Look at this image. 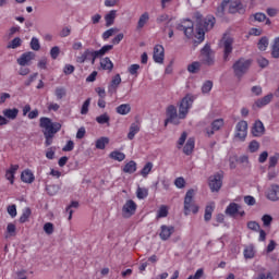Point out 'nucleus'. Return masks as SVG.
<instances>
[{"label": "nucleus", "instance_id": "nucleus-21", "mask_svg": "<svg viewBox=\"0 0 279 279\" xmlns=\"http://www.w3.org/2000/svg\"><path fill=\"white\" fill-rule=\"evenodd\" d=\"M271 99H274V94H268L260 99H257L254 104L256 108H265V106H269L271 104Z\"/></svg>", "mask_w": 279, "mask_h": 279}, {"label": "nucleus", "instance_id": "nucleus-34", "mask_svg": "<svg viewBox=\"0 0 279 279\" xmlns=\"http://www.w3.org/2000/svg\"><path fill=\"white\" fill-rule=\"evenodd\" d=\"M169 216V207L167 205H161L157 210L156 219H165Z\"/></svg>", "mask_w": 279, "mask_h": 279}, {"label": "nucleus", "instance_id": "nucleus-30", "mask_svg": "<svg viewBox=\"0 0 279 279\" xmlns=\"http://www.w3.org/2000/svg\"><path fill=\"white\" fill-rule=\"evenodd\" d=\"M2 114H3L4 119H10L11 121H14V119H16V117H19V109H16V108L4 109L2 111Z\"/></svg>", "mask_w": 279, "mask_h": 279}, {"label": "nucleus", "instance_id": "nucleus-58", "mask_svg": "<svg viewBox=\"0 0 279 279\" xmlns=\"http://www.w3.org/2000/svg\"><path fill=\"white\" fill-rule=\"evenodd\" d=\"M254 246H247L244 248V257L246 258H254Z\"/></svg>", "mask_w": 279, "mask_h": 279}, {"label": "nucleus", "instance_id": "nucleus-51", "mask_svg": "<svg viewBox=\"0 0 279 279\" xmlns=\"http://www.w3.org/2000/svg\"><path fill=\"white\" fill-rule=\"evenodd\" d=\"M114 46L112 45H105L101 47V49L98 50V53L100 54L101 58L108 53V51H112Z\"/></svg>", "mask_w": 279, "mask_h": 279}, {"label": "nucleus", "instance_id": "nucleus-47", "mask_svg": "<svg viewBox=\"0 0 279 279\" xmlns=\"http://www.w3.org/2000/svg\"><path fill=\"white\" fill-rule=\"evenodd\" d=\"M31 49L33 51H40V40L37 37L31 39Z\"/></svg>", "mask_w": 279, "mask_h": 279}, {"label": "nucleus", "instance_id": "nucleus-6", "mask_svg": "<svg viewBox=\"0 0 279 279\" xmlns=\"http://www.w3.org/2000/svg\"><path fill=\"white\" fill-rule=\"evenodd\" d=\"M232 45H234V39L228 35H225L220 40V47L223 49V61L228 62L230 60V53H232Z\"/></svg>", "mask_w": 279, "mask_h": 279}, {"label": "nucleus", "instance_id": "nucleus-56", "mask_svg": "<svg viewBox=\"0 0 279 279\" xmlns=\"http://www.w3.org/2000/svg\"><path fill=\"white\" fill-rule=\"evenodd\" d=\"M278 159H279V155L275 154L272 156L269 157V169L276 167V165H278Z\"/></svg>", "mask_w": 279, "mask_h": 279}, {"label": "nucleus", "instance_id": "nucleus-18", "mask_svg": "<svg viewBox=\"0 0 279 279\" xmlns=\"http://www.w3.org/2000/svg\"><path fill=\"white\" fill-rule=\"evenodd\" d=\"M225 125L223 119H216L211 122V129H206L207 136H213L215 132H219V130Z\"/></svg>", "mask_w": 279, "mask_h": 279}, {"label": "nucleus", "instance_id": "nucleus-19", "mask_svg": "<svg viewBox=\"0 0 279 279\" xmlns=\"http://www.w3.org/2000/svg\"><path fill=\"white\" fill-rule=\"evenodd\" d=\"M16 171H19V165H11L9 169L5 170L4 178L10 182V184H14Z\"/></svg>", "mask_w": 279, "mask_h": 279}, {"label": "nucleus", "instance_id": "nucleus-57", "mask_svg": "<svg viewBox=\"0 0 279 279\" xmlns=\"http://www.w3.org/2000/svg\"><path fill=\"white\" fill-rule=\"evenodd\" d=\"M262 221L266 228H269V226H271V222L274 221V218L269 215H264L262 217Z\"/></svg>", "mask_w": 279, "mask_h": 279}, {"label": "nucleus", "instance_id": "nucleus-13", "mask_svg": "<svg viewBox=\"0 0 279 279\" xmlns=\"http://www.w3.org/2000/svg\"><path fill=\"white\" fill-rule=\"evenodd\" d=\"M32 60H36V53L32 51L24 52L17 59V64L20 66H29Z\"/></svg>", "mask_w": 279, "mask_h": 279}, {"label": "nucleus", "instance_id": "nucleus-36", "mask_svg": "<svg viewBox=\"0 0 279 279\" xmlns=\"http://www.w3.org/2000/svg\"><path fill=\"white\" fill-rule=\"evenodd\" d=\"M112 160H117L118 162H123L125 160V154L119 151V150H113L109 155Z\"/></svg>", "mask_w": 279, "mask_h": 279}, {"label": "nucleus", "instance_id": "nucleus-35", "mask_svg": "<svg viewBox=\"0 0 279 279\" xmlns=\"http://www.w3.org/2000/svg\"><path fill=\"white\" fill-rule=\"evenodd\" d=\"M214 210H215V203H210L209 205L206 206L205 215H204L205 221H210V219H213Z\"/></svg>", "mask_w": 279, "mask_h": 279}, {"label": "nucleus", "instance_id": "nucleus-1", "mask_svg": "<svg viewBox=\"0 0 279 279\" xmlns=\"http://www.w3.org/2000/svg\"><path fill=\"white\" fill-rule=\"evenodd\" d=\"M196 19V34L195 38H197L198 43H204V38L206 36V32H210L215 27V16L208 15L205 19L202 17V14L195 13Z\"/></svg>", "mask_w": 279, "mask_h": 279}, {"label": "nucleus", "instance_id": "nucleus-40", "mask_svg": "<svg viewBox=\"0 0 279 279\" xmlns=\"http://www.w3.org/2000/svg\"><path fill=\"white\" fill-rule=\"evenodd\" d=\"M153 169H154V163L148 161L141 170V175L144 178H147L149 173H151Z\"/></svg>", "mask_w": 279, "mask_h": 279}, {"label": "nucleus", "instance_id": "nucleus-37", "mask_svg": "<svg viewBox=\"0 0 279 279\" xmlns=\"http://www.w3.org/2000/svg\"><path fill=\"white\" fill-rule=\"evenodd\" d=\"M96 121L99 123V125H110V116L108 113H102L96 117Z\"/></svg>", "mask_w": 279, "mask_h": 279}, {"label": "nucleus", "instance_id": "nucleus-15", "mask_svg": "<svg viewBox=\"0 0 279 279\" xmlns=\"http://www.w3.org/2000/svg\"><path fill=\"white\" fill-rule=\"evenodd\" d=\"M173 232H175V228H173V226L162 225L160 227L159 238L161 239V241H169Z\"/></svg>", "mask_w": 279, "mask_h": 279}, {"label": "nucleus", "instance_id": "nucleus-46", "mask_svg": "<svg viewBox=\"0 0 279 279\" xmlns=\"http://www.w3.org/2000/svg\"><path fill=\"white\" fill-rule=\"evenodd\" d=\"M141 70L140 64H131L128 69L130 75H134L135 77H138V71Z\"/></svg>", "mask_w": 279, "mask_h": 279}, {"label": "nucleus", "instance_id": "nucleus-16", "mask_svg": "<svg viewBox=\"0 0 279 279\" xmlns=\"http://www.w3.org/2000/svg\"><path fill=\"white\" fill-rule=\"evenodd\" d=\"M178 29L184 32L186 38H193V23L191 20H186L182 24H179Z\"/></svg>", "mask_w": 279, "mask_h": 279}, {"label": "nucleus", "instance_id": "nucleus-31", "mask_svg": "<svg viewBox=\"0 0 279 279\" xmlns=\"http://www.w3.org/2000/svg\"><path fill=\"white\" fill-rule=\"evenodd\" d=\"M100 66L104 71H112L114 69V64L108 57L100 60Z\"/></svg>", "mask_w": 279, "mask_h": 279}, {"label": "nucleus", "instance_id": "nucleus-28", "mask_svg": "<svg viewBox=\"0 0 279 279\" xmlns=\"http://www.w3.org/2000/svg\"><path fill=\"white\" fill-rule=\"evenodd\" d=\"M195 149V138L190 137L183 147V153L186 156H191L193 154V150Z\"/></svg>", "mask_w": 279, "mask_h": 279}, {"label": "nucleus", "instance_id": "nucleus-23", "mask_svg": "<svg viewBox=\"0 0 279 279\" xmlns=\"http://www.w3.org/2000/svg\"><path fill=\"white\" fill-rule=\"evenodd\" d=\"M149 12H144L140 15L138 21H137V26L136 29H143L147 23H149Z\"/></svg>", "mask_w": 279, "mask_h": 279}, {"label": "nucleus", "instance_id": "nucleus-48", "mask_svg": "<svg viewBox=\"0 0 279 279\" xmlns=\"http://www.w3.org/2000/svg\"><path fill=\"white\" fill-rule=\"evenodd\" d=\"M119 32V28H109L102 33V39L108 40V38L114 36Z\"/></svg>", "mask_w": 279, "mask_h": 279}, {"label": "nucleus", "instance_id": "nucleus-55", "mask_svg": "<svg viewBox=\"0 0 279 279\" xmlns=\"http://www.w3.org/2000/svg\"><path fill=\"white\" fill-rule=\"evenodd\" d=\"M257 63L260 66V69H265V68L269 66V60H267L265 57H258Z\"/></svg>", "mask_w": 279, "mask_h": 279}, {"label": "nucleus", "instance_id": "nucleus-10", "mask_svg": "<svg viewBox=\"0 0 279 279\" xmlns=\"http://www.w3.org/2000/svg\"><path fill=\"white\" fill-rule=\"evenodd\" d=\"M247 137V121L242 120L235 125V138L239 141H245Z\"/></svg>", "mask_w": 279, "mask_h": 279}, {"label": "nucleus", "instance_id": "nucleus-45", "mask_svg": "<svg viewBox=\"0 0 279 279\" xmlns=\"http://www.w3.org/2000/svg\"><path fill=\"white\" fill-rule=\"evenodd\" d=\"M257 47H258L259 51H265L267 49V47H269V40L267 39V37H263L258 41Z\"/></svg>", "mask_w": 279, "mask_h": 279}, {"label": "nucleus", "instance_id": "nucleus-27", "mask_svg": "<svg viewBox=\"0 0 279 279\" xmlns=\"http://www.w3.org/2000/svg\"><path fill=\"white\" fill-rule=\"evenodd\" d=\"M92 56H93V50L86 49L81 56L76 58V62H78V64H84V62L86 61L92 62Z\"/></svg>", "mask_w": 279, "mask_h": 279}, {"label": "nucleus", "instance_id": "nucleus-60", "mask_svg": "<svg viewBox=\"0 0 279 279\" xmlns=\"http://www.w3.org/2000/svg\"><path fill=\"white\" fill-rule=\"evenodd\" d=\"M50 56L52 60H58V56H60V47L58 46L52 47L50 50Z\"/></svg>", "mask_w": 279, "mask_h": 279}, {"label": "nucleus", "instance_id": "nucleus-63", "mask_svg": "<svg viewBox=\"0 0 279 279\" xmlns=\"http://www.w3.org/2000/svg\"><path fill=\"white\" fill-rule=\"evenodd\" d=\"M44 232H46V234H53V223H51V222L45 223Z\"/></svg>", "mask_w": 279, "mask_h": 279}, {"label": "nucleus", "instance_id": "nucleus-38", "mask_svg": "<svg viewBox=\"0 0 279 279\" xmlns=\"http://www.w3.org/2000/svg\"><path fill=\"white\" fill-rule=\"evenodd\" d=\"M157 25H162V23H171V16L167 13H161L156 17Z\"/></svg>", "mask_w": 279, "mask_h": 279}, {"label": "nucleus", "instance_id": "nucleus-20", "mask_svg": "<svg viewBox=\"0 0 279 279\" xmlns=\"http://www.w3.org/2000/svg\"><path fill=\"white\" fill-rule=\"evenodd\" d=\"M21 180L24 182V184H32L34 180H36V177L34 175V172L29 169H25L21 173Z\"/></svg>", "mask_w": 279, "mask_h": 279}, {"label": "nucleus", "instance_id": "nucleus-8", "mask_svg": "<svg viewBox=\"0 0 279 279\" xmlns=\"http://www.w3.org/2000/svg\"><path fill=\"white\" fill-rule=\"evenodd\" d=\"M166 114H167V119L165 121V125L169 123H173V125H178L180 123V121L178 120L180 119V113H178V109L175 108V106L173 105L168 106L166 109Z\"/></svg>", "mask_w": 279, "mask_h": 279}, {"label": "nucleus", "instance_id": "nucleus-26", "mask_svg": "<svg viewBox=\"0 0 279 279\" xmlns=\"http://www.w3.org/2000/svg\"><path fill=\"white\" fill-rule=\"evenodd\" d=\"M252 134L255 136H263L265 134V125L260 122V120L254 123Z\"/></svg>", "mask_w": 279, "mask_h": 279}, {"label": "nucleus", "instance_id": "nucleus-62", "mask_svg": "<svg viewBox=\"0 0 279 279\" xmlns=\"http://www.w3.org/2000/svg\"><path fill=\"white\" fill-rule=\"evenodd\" d=\"M259 147H260V144H258V142H256V141H252V142L250 143V145H248V149H250V151H252L253 154H254V151H258Z\"/></svg>", "mask_w": 279, "mask_h": 279}, {"label": "nucleus", "instance_id": "nucleus-33", "mask_svg": "<svg viewBox=\"0 0 279 279\" xmlns=\"http://www.w3.org/2000/svg\"><path fill=\"white\" fill-rule=\"evenodd\" d=\"M123 172L124 173H136V161L131 160L123 167Z\"/></svg>", "mask_w": 279, "mask_h": 279}, {"label": "nucleus", "instance_id": "nucleus-12", "mask_svg": "<svg viewBox=\"0 0 279 279\" xmlns=\"http://www.w3.org/2000/svg\"><path fill=\"white\" fill-rule=\"evenodd\" d=\"M153 60L157 64L165 63V47L162 45H156L154 47Z\"/></svg>", "mask_w": 279, "mask_h": 279}, {"label": "nucleus", "instance_id": "nucleus-54", "mask_svg": "<svg viewBox=\"0 0 279 279\" xmlns=\"http://www.w3.org/2000/svg\"><path fill=\"white\" fill-rule=\"evenodd\" d=\"M90 107V98H87L82 108H81V114H88V108Z\"/></svg>", "mask_w": 279, "mask_h": 279}, {"label": "nucleus", "instance_id": "nucleus-59", "mask_svg": "<svg viewBox=\"0 0 279 279\" xmlns=\"http://www.w3.org/2000/svg\"><path fill=\"white\" fill-rule=\"evenodd\" d=\"M7 213H8V215H10V217H12V219H14V217H16V215H17L16 205L8 206Z\"/></svg>", "mask_w": 279, "mask_h": 279}, {"label": "nucleus", "instance_id": "nucleus-17", "mask_svg": "<svg viewBox=\"0 0 279 279\" xmlns=\"http://www.w3.org/2000/svg\"><path fill=\"white\" fill-rule=\"evenodd\" d=\"M120 85H121V75L116 74L108 86L109 95H117V88H119Z\"/></svg>", "mask_w": 279, "mask_h": 279}, {"label": "nucleus", "instance_id": "nucleus-9", "mask_svg": "<svg viewBox=\"0 0 279 279\" xmlns=\"http://www.w3.org/2000/svg\"><path fill=\"white\" fill-rule=\"evenodd\" d=\"M137 208H138V205H136L134 201L132 199L126 201L122 207V217H124V219H130V217L136 214Z\"/></svg>", "mask_w": 279, "mask_h": 279}, {"label": "nucleus", "instance_id": "nucleus-64", "mask_svg": "<svg viewBox=\"0 0 279 279\" xmlns=\"http://www.w3.org/2000/svg\"><path fill=\"white\" fill-rule=\"evenodd\" d=\"M203 93H210V90H213V83L211 81H207L204 83L203 87H202Z\"/></svg>", "mask_w": 279, "mask_h": 279}, {"label": "nucleus", "instance_id": "nucleus-22", "mask_svg": "<svg viewBox=\"0 0 279 279\" xmlns=\"http://www.w3.org/2000/svg\"><path fill=\"white\" fill-rule=\"evenodd\" d=\"M267 197L270 199V202H278L279 199V185L272 184L270 189L268 190Z\"/></svg>", "mask_w": 279, "mask_h": 279}, {"label": "nucleus", "instance_id": "nucleus-2", "mask_svg": "<svg viewBox=\"0 0 279 279\" xmlns=\"http://www.w3.org/2000/svg\"><path fill=\"white\" fill-rule=\"evenodd\" d=\"M39 126L43 130L44 135H56L62 130L60 122L51 121V118L43 117L39 119Z\"/></svg>", "mask_w": 279, "mask_h": 279}, {"label": "nucleus", "instance_id": "nucleus-32", "mask_svg": "<svg viewBox=\"0 0 279 279\" xmlns=\"http://www.w3.org/2000/svg\"><path fill=\"white\" fill-rule=\"evenodd\" d=\"M137 132H141V126H138V124L136 123H132L128 134L129 141H134V137L136 136Z\"/></svg>", "mask_w": 279, "mask_h": 279}, {"label": "nucleus", "instance_id": "nucleus-5", "mask_svg": "<svg viewBox=\"0 0 279 279\" xmlns=\"http://www.w3.org/2000/svg\"><path fill=\"white\" fill-rule=\"evenodd\" d=\"M250 66H252V60L250 59L241 58L235 61L232 66L235 77H243L250 70Z\"/></svg>", "mask_w": 279, "mask_h": 279}, {"label": "nucleus", "instance_id": "nucleus-24", "mask_svg": "<svg viewBox=\"0 0 279 279\" xmlns=\"http://www.w3.org/2000/svg\"><path fill=\"white\" fill-rule=\"evenodd\" d=\"M117 20V10H111L105 15L106 27H112Z\"/></svg>", "mask_w": 279, "mask_h": 279}, {"label": "nucleus", "instance_id": "nucleus-7", "mask_svg": "<svg viewBox=\"0 0 279 279\" xmlns=\"http://www.w3.org/2000/svg\"><path fill=\"white\" fill-rule=\"evenodd\" d=\"M201 57L203 64L207 66H213L215 64V52L210 49V45L206 44L201 50Z\"/></svg>", "mask_w": 279, "mask_h": 279}, {"label": "nucleus", "instance_id": "nucleus-3", "mask_svg": "<svg viewBox=\"0 0 279 279\" xmlns=\"http://www.w3.org/2000/svg\"><path fill=\"white\" fill-rule=\"evenodd\" d=\"M197 215L199 213V206L195 204V190L191 189L186 192L184 197V215Z\"/></svg>", "mask_w": 279, "mask_h": 279}, {"label": "nucleus", "instance_id": "nucleus-14", "mask_svg": "<svg viewBox=\"0 0 279 279\" xmlns=\"http://www.w3.org/2000/svg\"><path fill=\"white\" fill-rule=\"evenodd\" d=\"M226 215H229V217H236V215H240V217H243L245 215V211L241 210V205L236 203H231L226 208Z\"/></svg>", "mask_w": 279, "mask_h": 279}, {"label": "nucleus", "instance_id": "nucleus-42", "mask_svg": "<svg viewBox=\"0 0 279 279\" xmlns=\"http://www.w3.org/2000/svg\"><path fill=\"white\" fill-rule=\"evenodd\" d=\"M29 217H32V209H29V207H26L20 217V223H25L29 219Z\"/></svg>", "mask_w": 279, "mask_h": 279}, {"label": "nucleus", "instance_id": "nucleus-52", "mask_svg": "<svg viewBox=\"0 0 279 279\" xmlns=\"http://www.w3.org/2000/svg\"><path fill=\"white\" fill-rule=\"evenodd\" d=\"M174 186H177V189H184V186H186V181L184 178L179 177L174 180Z\"/></svg>", "mask_w": 279, "mask_h": 279}, {"label": "nucleus", "instance_id": "nucleus-41", "mask_svg": "<svg viewBox=\"0 0 279 279\" xmlns=\"http://www.w3.org/2000/svg\"><path fill=\"white\" fill-rule=\"evenodd\" d=\"M23 45V40L20 37H15L11 43L8 44V49H19Z\"/></svg>", "mask_w": 279, "mask_h": 279}, {"label": "nucleus", "instance_id": "nucleus-50", "mask_svg": "<svg viewBox=\"0 0 279 279\" xmlns=\"http://www.w3.org/2000/svg\"><path fill=\"white\" fill-rule=\"evenodd\" d=\"M54 95H56L57 99H62L63 97H66V88L57 87L54 90Z\"/></svg>", "mask_w": 279, "mask_h": 279}, {"label": "nucleus", "instance_id": "nucleus-53", "mask_svg": "<svg viewBox=\"0 0 279 279\" xmlns=\"http://www.w3.org/2000/svg\"><path fill=\"white\" fill-rule=\"evenodd\" d=\"M7 232H8L9 236H14L16 234V225L10 222L7 226Z\"/></svg>", "mask_w": 279, "mask_h": 279}, {"label": "nucleus", "instance_id": "nucleus-49", "mask_svg": "<svg viewBox=\"0 0 279 279\" xmlns=\"http://www.w3.org/2000/svg\"><path fill=\"white\" fill-rule=\"evenodd\" d=\"M77 206H80V203L77 202H72L70 204V206L66 207V213H69V221H71V219H73V209L72 208H77Z\"/></svg>", "mask_w": 279, "mask_h": 279}, {"label": "nucleus", "instance_id": "nucleus-44", "mask_svg": "<svg viewBox=\"0 0 279 279\" xmlns=\"http://www.w3.org/2000/svg\"><path fill=\"white\" fill-rule=\"evenodd\" d=\"M199 69H202V63L198 61H194L187 66L190 73H197Z\"/></svg>", "mask_w": 279, "mask_h": 279}, {"label": "nucleus", "instance_id": "nucleus-29", "mask_svg": "<svg viewBox=\"0 0 279 279\" xmlns=\"http://www.w3.org/2000/svg\"><path fill=\"white\" fill-rule=\"evenodd\" d=\"M116 112L125 117V114H130V112H132V106H130V104H122L116 108Z\"/></svg>", "mask_w": 279, "mask_h": 279}, {"label": "nucleus", "instance_id": "nucleus-43", "mask_svg": "<svg viewBox=\"0 0 279 279\" xmlns=\"http://www.w3.org/2000/svg\"><path fill=\"white\" fill-rule=\"evenodd\" d=\"M136 195L137 199H145L149 195V190L147 187H137Z\"/></svg>", "mask_w": 279, "mask_h": 279}, {"label": "nucleus", "instance_id": "nucleus-25", "mask_svg": "<svg viewBox=\"0 0 279 279\" xmlns=\"http://www.w3.org/2000/svg\"><path fill=\"white\" fill-rule=\"evenodd\" d=\"M229 12L231 14H236V12H239V14H243V12H245V9L243 8V4L241 2L234 1L231 2L229 7Z\"/></svg>", "mask_w": 279, "mask_h": 279}, {"label": "nucleus", "instance_id": "nucleus-4", "mask_svg": "<svg viewBox=\"0 0 279 279\" xmlns=\"http://www.w3.org/2000/svg\"><path fill=\"white\" fill-rule=\"evenodd\" d=\"M195 95L186 94L179 104V119H186L189 111L193 108Z\"/></svg>", "mask_w": 279, "mask_h": 279}, {"label": "nucleus", "instance_id": "nucleus-11", "mask_svg": "<svg viewBox=\"0 0 279 279\" xmlns=\"http://www.w3.org/2000/svg\"><path fill=\"white\" fill-rule=\"evenodd\" d=\"M223 175L221 173H217L209 178V189L215 193V191H219L221 185L223 184Z\"/></svg>", "mask_w": 279, "mask_h": 279}, {"label": "nucleus", "instance_id": "nucleus-61", "mask_svg": "<svg viewBox=\"0 0 279 279\" xmlns=\"http://www.w3.org/2000/svg\"><path fill=\"white\" fill-rule=\"evenodd\" d=\"M253 279H274V272L268 271V272H260L257 277Z\"/></svg>", "mask_w": 279, "mask_h": 279}, {"label": "nucleus", "instance_id": "nucleus-39", "mask_svg": "<svg viewBox=\"0 0 279 279\" xmlns=\"http://www.w3.org/2000/svg\"><path fill=\"white\" fill-rule=\"evenodd\" d=\"M110 143V138L100 137L96 141V149H106V146Z\"/></svg>", "mask_w": 279, "mask_h": 279}]
</instances>
